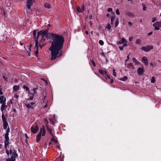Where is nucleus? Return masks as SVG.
Here are the masks:
<instances>
[{
	"label": "nucleus",
	"instance_id": "obj_1",
	"mask_svg": "<svg viewBox=\"0 0 161 161\" xmlns=\"http://www.w3.org/2000/svg\"><path fill=\"white\" fill-rule=\"evenodd\" d=\"M48 29L42 30L38 32L37 37L50 38L51 39V46L49 48L50 52L51 60H55L62 55V50L63 48L64 39L63 36L52 33H48Z\"/></svg>",
	"mask_w": 161,
	"mask_h": 161
},
{
	"label": "nucleus",
	"instance_id": "obj_2",
	"mask_svg": "<svg viewBox=\"0 0 161 161\" xmlns=\"http://www.w3.org/2000/svg\"><path fill=\"white\" fill-rule=\"evenodd\" d=\"M9 130L8 129L7 132L5 133L4 136V147L6 150V153L8 155L9 154V150L8 149V148L9 147V145L10 144L9 142V138L8 137Z\"/></svg>",
	"mask_w": 161,
	"mask_h": 161
},
{
	"label": "nucleus",
	"instance_id": "obj_3",
	"mask_svg": "<svg viewBox=\"0 0 161 161\" xmlns=\"http://www.w3.org/2000/svg\"><path fill=\"white\" fill-rule=\"evenodd\" d=\"M10 154L12 155L11 158H8L5 161H15V158L17 156V155L14 150H10Z\"/></svg>",
	"mask_w": 161,
	"mask_h": 161
},
{
	"label": "nucleus",
	"instance_id": "obj_4",
	"mask_svg": "<svg viewBox=\"0 0 161 161\" xmlns=\"http://www.w3.org/2000/svg\"><path fill=\"white\" fill-rule=\"evenodd\" d=\"M2 119L3 123V127L4 129H7L6 131V132H7V131L8 129H9V131H10V129L8 125V123L7 121V119L4 116V114L3 113L2 115Z\"/></svg>",
	"mask_w": 161,
	"mask_h": 161
},
{
	"label": "nucleus",
	"instance_id": "obj_5",
	"mask_svg": "<svg viewBox=\"0 0 161 161\" xmlns=\"http://www.w3.org/2000/svg\"><path fill=\"white\" fill-rule=\"evenodd\" d=\"M34 3V0H28L27 1L26 9H28V10H26V11L28 13H30L31 12V7Z\"/></svg>",
	"mask_w": 161,
	"mask_h": 161
},
{
	"label": "nucleus",
	"instance_id": "obj_6",
	"mask_svg": "<svg viewBox=\"0 0 161 161\" xmlns=\"http://www.w3.org/2000/svg\"><path fill=\"white\" fill-rule=\"evenodd\" d=\"M38 126L37 123L35 124L31 127V131L34 134L36 133L38 130Z\"/></svg>",
	"mask_w": 161,
	"mask_h": 161
},
{
	"label": "nucleus",
	"instance_id": "obj_7",
	"mask_svg": "<svg viewBox=\"0 0 161 161\" xmlns=\"http://www.w3.org/2000/svg\"><path fill=\"white\" fill-rule=\"evenodd\" d=\"M98 71L100 74L103 75L106 78L110 79V77L108 75L106 71L101 69H99Z\"/></svg>",
	"mask_w": 161,
	"mask_h": 161
},
{
	"label": "nucleus",
	"instance_id": "obj_8",
	"mask_svg": "<svg viewBox=\"0 0 161 161\" xmlns=\"http://www.w3.org/2000/svg\"><path fill=\"white\" fill-rule=\"evenodd\" d=\"M153 26L154 27L155 29L158 30L159 28L161 27V22H157L153 24Z\"/></svg>",
	"mask_w": 161,
	"mask_h": 161
},
{
	"label": "nucleus",
	"instance_id": "obj_9",
	"mask_svg": "<svg viewBox=\"0 0 161 161\" xmlns=\"http://www.w3.org/2000/svg\"><path fill=\"white\" fill-rule=\"evenodd\" d=\"M46 132L45 127L44 125H42L40 129L39 134L42 135V136H44L45 135Z\"/></svg>",
	"mask_w": 161,
	"mask_h": 161
},
{
	"label": "nucleus",
	"instance_id": "obj_10",
	"mask_svg": "<svg viewBox=\"0 0 161 161\" xmlns=\"http://www.w3.org/2000/svg\"><path fill=\"white\" fill-rule=\"evenodd\" d=\"M153 47L152 46H146L142 47L141 48V49L142 50H143L145 52H147L149 51L151 49H153Z\"/></svg>",
	"mask_w": 161,
	"mask_h": 161
},
{
	"label": "nucleus",
	"instance_id": "obj_11",
	"mask_svg": "<svg viewBox=\"0 0 161 161\" xmlns=\"http://www.w3.org/2000/svg\"><path fill=\"white\" fill-rule=\"evenodd\" d=\"M49 120L51 124L54 125L56 121L55 116L54 115H53L52 117L49 119Z\"/></svg>",
	"mask_w": 161,
	"mask_h": 161
},
{
	"label": "nucleus",
	"instance_id": "obj_12",
	"mask_svg": "<svg viewBox=\"0 0 161 161\" xmlns=\"http://www.w3.org/2000/svg\"><path fill=\"white\" fill-rule=\"evenodd\" d=\"M84 4H83L82 6L81 7V8H80L79 6H78L77 7V11L79 13H82L84 11Z\"/></svg>",
	"mask_w": 161,
	"mask_h": 161
},
{
	"label": "nucleus",
	"instance_id": "obj_13",
	"mask_svg": "<svg viewBox=\"0 0 161 161\" xmlns=\"http://www.w3.org/2000/svg\"><path fill=\"white\" fill-rule=\"evenodd\" d=\"M46 127L47 128V131L50 133L52 136H53V134L52 133V127L48 125H46Z\"/></svg>",
	"mask_w": 161,
	"mask_h": 161
},
{
	"label": "nucleus",
	"instance_id": "obj_14",
	"mask_svg": "<svg viewBox=\"0 0 161 161\" xmlns=\"http://www.w3.org/2000/svg\"><path fill=\"white\" fill-rule=\"evenodd\" d=\"M46 98V96H44L43 97V98L42 99V100H43V103H42V106H43L44 108L47 107V100H44Z\"/></svg>",
	"mask_w": 161,
	"mask_h": 161
},
{
	"label": "nucleus",
	"instance_id": "obj_15",
	"mask_svg": "<svg viewBox=\"0 0 161 161\" xmlns=\"http://www.w3.org/2000/svg\"><path fill=\"white\" fill-rule=\"evenodd\" d=\"M6 98L4 96H0V103L1 104H3L5 103L6 101Z\"/></svg>",
	"mask_w": 161,
	"mask_h": 161
},
{
	"label": "nucleus",
	"instance_id": "obj_16",
	"mask_svg": "<svg viewBox=\"0 0 161 161\" xmlns=\"http://www.w3.org/2000/svg\"><path fill=\"white\" fill-rule=\"evenodd\" d=\"M142 61L144 63V64L146 66H147L148 65V60L146 57H142Z\"/></svg>",
	"mask_w": 161,
	"mask_h": 161
},
{
	"label": "nucleus",
	"instance_id": "obj_17",
	"mask_svg": "<svg viewBox=\"0 0 161 161\" xmlns=\"http://www.w3.org/2000/svg\"><path fill=\"white\" fill-rule=\"evenodd\" d=\"M144 68L143 67H140L137 69V72L139 75H142L143 72Z\"/></svg>",
	"mask_w": 161,
	"mask_h": 161
},
{
	"label": "nucleus",
	"instance_id": "obj_18",
	"mask_svg": "<svg viewBox=\"0 0 161 161\" xmlns=\"http://www.w3.org/2000/svg\"><path fill=\"white\" fill-rule=\"evenodd\" d=\"M7 107V106L6 105V103H4L2 104V105L1 106V110L3 112V111L5 110Z\"/></svg>",
	"mask_w": 161,
	"mask_h": 161
},
{
	"label": "nucleus",
	"instance_id": "obj_19",
	"mask_svg": "<svg viewBox=\"0 0 161 161\" xmlns=\"http://www.w3.org/2000/svg\"><path fill=\"white\" fill-rule=\"evenodd\" d=\"M20 88V86L19 85H14L13 87V90L14 92V91H17Z\"/></svg>",
	"mask_w": 161,
	"mask_h": 161
},
{
	"label": "nucleus",
	"instance_id": "obj_20",
	"mask_svg": "<svg viewBox=\"0 0 161 161\" xmlns=\"http://www.w3.org/2000/svg\"><path fill=\"white\" fill-rule=\"evenodd\" d=\"M35 50H38V41H37V39H35Z\"/></svg>",
	"mask_w": 161,
	"mask_h": 161
},
{
	"label": "nucleus",
	"instance_id": "obj_21",
	"mask_svg": "<svg viewBox=\"0 0 161 161\" xmlns=\"http://www.w3.org/2000/svg\"><path fill=\"white\" fill-rule=\"evenodd\" d=\"M126 15L127 16H129L130 17H133L134 16V14L131 12H128L126 13Z\"/></svg>",
	"mask_w": 161,
	"mask_h": 161
},
{
	"label": "nucleus",
	"instance_id": "obj_22",
	"mask_svg": "<svg viewBox=\"0 0 161 161\" xmlns=\"http://www.w3.org/2000/svg\"><path fill=\"white\" fill-rule=\"evenodd\" d=\"M127 67L130 69H134V68L133 64L131 63L128 64Z\"/></svg>",
	"mask_w": 161,
	"mask_h": 161
},
{
	"label": "nucleus",
	"instance_id": "obj_23",
	"mask_svg": "<svg viewBox=\"0 0 161 161\" xmlns=\"http://www.w3.org/2000/svg\"><path fill=\"white\" fill-rule=\"evenodd\" d=\"M132 60L133 61V62L135 63L136 64H137V65H139V64H140V63L139 62H138V61H137L136 59L134 58H132Z\"/></svg>",
	"mask_w": 161,
	"mask_h": 161
},
{
	"label": "nucleus",
	"instance_id": "obj_24",
	"mask_svg": "<svg viewBox=\"0 0 161 161\" xmlns=\"http://www.w3.org/2000/svg\"><path fill=\"white\" fill-rule=\"evenodd\" d=\"M41 135L39 134L36 137V140L37 142H38L40 141L41 138Z\"/></svg>",
	"mask_w": 161,
	"mask_h": 161
},
{
	"label": "nucleus",
	"instance_id": "obj_25",
	"mask_svg": "<svg viewBox=\"0 0 161 161\" xmlns=\"http://www.w3.org/2000/svg\"><path fill=\"white\" fill-rule=\"evenodd\" d=\"M128 79V78L126 76H124L123 78H120L119 79L120 80H122L123 81H125L127 80Z\"/></svg>",
	"mask_w": 161,
	"mask_h": 161
},
{
	"label": "nucleus",
	"instance_id": "obj_26",
	"mask_svg": "<svg viewBox=\"0 0 161 161\" xmlns=\"http://www.w3.org/2000/svg\"><path fill=\"white\" fill-rule=\"evenodd\" d=\"M36 31L34 30L33 31V36L34 38L35 41V39L37 38V39H38V38L39 37H37H37H36Z\"/></svg>",
	"mask_w": 161,
	"mask_h": 161
},
{
	"label": "nucleus",
	"instance_id": "obj_27",
	"mask_svg": "<svg viewBox=\"0 0 161 161\" xmlns=\"http://www.w3.org/2000/svg\"><path fill=\"white\" fill-rule=\"evenodd\" d=\"M115 16H112L111 17V25H113V22L114 21V20H115Z\"/></svg>",
	"mask_w": 161,
	"mask_h": 161
},
{
	"label": "nucleus",
	"instance_id": "obj_28",
	"mask_svg": "<svg viewBox=\"0 0 161 161\" xmlns=\"http://www.w3.org/2000/svg\"><path fill=\"white\" fill-rule=\"evenodd\" d=\"M44 6L45 8H51V6L48 3H46L45 4Z\"/></svg>",
	"mask_w": 161,
	"mask_h": 161
},
{
	"label": "nucleus",
	"instance_id": "obj_29",
	"mask_svg": "<svg viewBox=\"0 0 161 161\" xmlns=\"http://www.w3.org/2000/svg\"><path fill=\"white\" fill-rule=\"evenodd\" d=\"M53 137L51 138V140L56 143L57 142V140L54 138V137L53 136Z\"/></svg>",
	"mask_w": 161,
	"mask_h": 161
},
{
	"label": "nucleus",
	"instance_id": "obj_30",
	"mask_svg": "<svg viewBox=\"0 0 161 161\" xmlns=\"http://www.w3.org/2000/svg\"><path fill=\"white\" fill-rule=\"evenodd\" d=\"M23 88L24 89H25L26 91H29V88L27 86L24 85L23 86Z\"/></svg>",
	"mask_w": 161,
	"mask_h": 161
},
{
	"label": "nucleus",
	"instance_id": "obj_31",
	"mask_svg": "<svg viewBox=\"0 0 161 161\" xmlns=\"http://www.w3.org/2000/svg\"><path fill=\"white\" fill-rule=\"evenodd\" d=\"M119 23V19H116L115 21V27H117Z\"/></svg>",
	"mask_w": 161,
	"mask_h": 161
},
{
	"label": "nucleus",
	"instance_id": "obj_32",
	"mask_svg": "<svg viewBox=\"0 0 161 161\" xmlns=\"http://www.w3.org/2000/svg\"><path fill=\"white\" fill-rule=\"evenodd\" d=\"M121 42L122 43H126L127 42L126 40L124 38H122Z\"/></svg>",
	"mask_w": 161,
	"mask_h": 161
},
{
	"label": "nucleus",
	"instance_id": "obj_33",
	"mask_svg": "<svg viewBox=\"0 0 161 161\" xmlns=\"http://www.w3.org/2000/svg\"><path fill=\"white\" fill-rule=\"evenodd\" d=\"M136 44H139L141 43V42L140 40V39H137L136 40Z\"/></svg>",
	"mask_w": 161,
	"mask_h": 161
},
{
	"label": "nucleus",
	"instance_id": "obj_34",
	"mask_svg": "<svg viewBox=\"0 0 161 161\" xmlns=\"http://www.w3.org/2000/svg\"><path fill=\"white\" fill-rule=\"evenodd\" d=\"M155 78L154 76H153L152 77L151 82L152 83H154L155 82Z\"/></svg>",
	"mask_w": 161,
	"mask_h": 161
},
{
	"label": "nucleus",
	"instance_id": "obj_35",
	"mask_svg": "<svg viewBox=\"0 0 161 161\" xmlns=\"http://www.w3.org/2000/svg\"><path fill=\"white\" fill-rule=\"evenodd\" d=\"M106 28L108 30L110 29L111 26L109 24H107Z\"/></svg>",
	"mask_w": 161,
	"mask_h": 161
},
{
	"label": "nucleus",
	"instance_id": "obj_36",
	"mask_svg": "<svg viewBox=\"0 0 161 161\" xmlns=\"http://www.w3.org/2000/svg\"><path fill=\"white\" fill-rule=\"evenodd\" d=\"M91 63L92 64L94 67H95L96 66V64L94 61L92 60L91 61Z\"/></svg>",
	"mask_w": 161,
	"mask_h": 161
},
{
	"label": "nucleus",
	"instance_id": "obj_37",
	"mask_svg": "<svg viewBox=\"0 0 161 161\" xmlns=\"http://www.w3.org/2000/svg\"><path fill=\"white\" fill-rule=\"evenodd\" d=\"M38 89V88H34L33 90V91L34 92V93H34V94H36V90H37Z\"/></svg>",
	"mask_w": 161,
	"mask_h": 161
},
{
	"label": "nucleus",
	"instance_id": "obj_38",
	"mask_svg": "<svg viewBox=\"0 0 161 161\" xmlns=\"http://www.w3.org/2000/svg\"><path fill=\"white\" fill-rule=\"evenodd\" d=\"M134 37L133 36H132L129 38V40L130 41V42H131V41H132V39L134 38Z\"/></svg>",
	"mask_w": 161,
	"mask_h": 161
},
{
	"label": "nucleus",
	"instance_id": "obj_39",
	"mask_svg": "<svg viewBox=\"0 0 161 161\" xmlns=\"http://www.w3.org/2000/svg\"><path fill=\"white\" fill-rule=\"evenodd\" d=\"M44 120L45 122L46 123V126L47 125H48V121L47 119L46 118H45L44 119Z\"/></svg>",
	"mask_w": 161,
	"mask_h": 161
},
{
	"label": "nucleus",
	"instance_id": "obj_40",
	"mask_svg": "<svg viewBox=\"0 0 161 161\" xmlns=\"http://www.w3.org/2000/svg\"><path fill=\"white\" fill-rule=\"evenodd\" d=\"M113 75L115 77L116 76V73L115 70L114 69H113Z\"/></svg>",
	"mask_w": 161,
	"mask_h": 161
},
{
	"label": "nucleus",
	"instance_id": "obj_41",
	"mask_svg": "<svg viewBox=\"0 0 161 161\" xmlns=\"http://www.w3.org/2000/svg\"><path fill=\"white\" fill-rule=\"evenodd\" d=\"M99 43L101 45H103L104 44V42L102 40H100L99 42Z\"/></svg>",
	"mask_w": 161,
	"mask_h": 161
},
{
	"label": "nucleus",
	"instance_id": "obj_42",
	"mask_svg": "<svg viewBox=\"0 0 161 161\" xmlns=\"http://www.w3.org/2000/svg\"><path fill=\"white\" fill-rule=\"evenodd\" d=\"M26 106L27 107V108H32V107L31 106L30 104H26Z\"/></svg>",
	"mask_w": 161,
	"mask_h": 161
},
{
	"label": "nucleus",
	"instance_id": "obj_43",
	"mask_svg": "<svg viewBox=\"0 0 161 161\" xmlns=\"http://www.w3.org/2000/svg\"><path fill=\"white\" fill-rule=\"evenodd\" d=\"M116 13L117 15H119L120 14V13L119 11V9H117L116 10Z\"/></svg>",
	"mask_w": 161,
	"mask_h": 161
},
{
	"label": "nucleus",
	"instance_id": "obj_44",
	"mask_svg": "<svg viewBox=\"0 0 161 161\" xmlns=\"http://www.w3.org/2000/svg\"><path fill=\"white\" fill-rule=\"evenodd\" d=\"M41 79L42 80H43L44 81H45V82L46 84H48V82H47V80H46L44 78H41Z\"/></svg>",
	"mask_w": 161,
	"mask_h": 161
},
{
	"label": "nucleus",
	"instance_id": "obj_45",
	"mask_svg": "<svg viewBox=\"0 0 161 161\" xmlns=\"http://www.w3.org/2000/svg\"><path fill=\"white\" fill-rule=\"evenodd\" d=\"M156 20V18H153V20L152 21V22H154Z\"/></svg>",
	"mask_w": 161,
	"mask_h": 161
},
{
	"label": "nucleus",
	"instance_id": "obj_46",
	"mask_svg": "<svg viewBox=\"0 0 161 161\" xmlns=\"http://www.w3.org/2000/svg\"><path fill=\"white\" fill-rule=\"evenodd\" d=\"M143 8L142 9L144 11H145L146 9V8L145 6L144 5H143Z\"/></svg>",
	"mask_w": 161,
	"mask_h": 161
},
{
	"label": "nucleus",
	"instance_id": "obj_47",
	"mask_svg": "<svg viewBox=\"0 0 161 161\" xmlns=\"http://www.w3.org/2000/svg\"><path fill=\"white\" fill-rule=\"evenodd\" d=\"M112 11V9L111 8H109L108 9V12H111Z\"/></svg>",
	"mask_w": 161,
	"mask_h": 161
},
{
	"label": "nucleus",
	"instance_id": "obj_48",
	"mask_svg": "<svg viewBox=\"0 0 161 161\" xmlns=\"http://www.w3.org/2000/svg\"><path fill=\"white\" fill-rule=\"evenodd\" d=\"M34 53L36 55H37L38 53V50H35V51L34 52Z\"/></svg>",
	"mask_w": 161,
	"mask_h": 161
},
{
	"label": "nucleus",
	"instance_id": "obj_49",
	"mask_svg": "<svg viewBox=\"0 0 161 161\" xmlns=\"http://www.w3.org/2000/svg\"><path fill=\"white\" fill-rule=\"evenodd\" d=\"M30 96V97H29V100H32L33 99V96Z\"/></svg>",
	"mask_w": 161,
	"mask_h": 161
},
{
	"label": "nucleus",
	"instance_id": "obj_50",
	"mask_svg": "<svg viewBox=\"0 0 161 161\" xmlns=\"http://www.w3.org/2000/svg\"><path fill=\"white\" fill-rule=\"evenodd\" d=\"M46 38L45 37H42L41 41L42 40V42H43L46 40Z\"/></svg>",
	"mask_w": 161,
	"mask_h": 161
},
{
	"label": "nucleus",
	"instance_id": "obj_51",
	"mask_svg": "<svg viewBox=\"0 0 161 161\" xmlns=\"http://www.w3.org/2000/svg\"><path fill=\"white\" fill-rule=\"evenodd\" d=\"M124 47V46H122V47H119V48L121 50H123Z\"/></svg>",
	"mask_w": 161,
	"mask_h": 161
},
{
	"label": "nucleus",
	"instance_id": "obj_52",
	"mask_svg": "<svg viewBox=\"0 0 161 161\" xmlns=\"http://www.w3.org/2000/svg\"><path fill=\"white\" fill-rule=\"evenodd\" d=\"M34 95L35 94L33 93H29V96H33V97H34Z\"/></svg>",
	"mask_w": 161,
	"mask_h": 161
},
{
	"label": "nucleus",
	"instance_id": "obj_53",
	"mask_svg": "<svg viewBox=\"0 0 161 161\" xmlns=\"http://www.w3.org/2000/svg\"><path fill=\"white\" fill-rule=\"evenodd\" d=\"M3 94V92H2V90L0 89V96Z\"/></svg>",
	"mask_w": 161,
	"mask_h": 161
},
{
	"label": "nucleus",
	"instance_id": "obj_54",
	"mask_svg": "<svg viewBox=\"0 0 161 161\" xmlns=\"http://www.w3.org/2000/svg\"><path fill=\"white\" fill-rule=\"evenodd\" d=\"M152 33H153V32H150L149 33L147 34V35H148V36H149L151 35L152 34Z\"/></svg>",
	"mask_w": 161,
	"mask_h": 161
},
{
	"label": "nucleus",
	"instance_id": "obj_55",
	"mask_svg": "<svg viewBox=\"0 0 161 161\" xmlns=\"http://www.w3.org/2000/svg\"><path fill=\"white\" fill-rule=\"evenodd\" d=\"M110 82L111 83H113L114 82V80L113 79H111L110 80Z\"/></svg>",
	"mask_w": 161,
	"mask_h": 161
},
{
	"label": "nucleus",
	"instance_id": "obj_56",
	"mask_svg": "<svg viewBox=\"0 0 161 161\" xmlns=\"http://www.w3.org/2000/svg\"><path fill=\"white\" fill-rule=\"evenodd\" d=\"M25 137L26 138V140L28 138V136L27 135V134H25Z\"/></svg>",
	"mask_w": 161,
	"mask_h": 161
},
{
	"label": "nucleus",
	"instance_id": "obj_57",
	"mask_svg": "<svg viewBox=\"0 0 161 161\" xmlns=\"http://www.w3.org/2000/svg\"><path fill=\"white\" fill-rule=\"evenodd\" d=\"M128 23L129 25L130 26L132 25V23L130 22H129Z\"/></svg>",
	"mask_w": 161,
	"mask_h": 161
},
{
	"label": "nucleus",
	"instance_id": "obj_58",
	"mask_svg": "<svg viewBox=\"0 0 161 161\" xmlns=\"http://www.w3.org/2000/svg\"><path fill=\"white\" fill-rule=\"evenodd\" d=\"M121 43H122L121 42H120L119 41L117 42V44L118 45L119 44H120Z\"/></svg>",
	"mask_w": 161,
	"mask_h": 161
},
{
	"label": "nucleus",
	"instance_id": "obj_59",
	"mask_svg": "<svg viewBox=\"0 0 161 161\" xmlns=\"http://www.w3.org/2000/svg\"><path fill=\"white\" fill-rule=\"evenodd\" d=\"M127 59L126 60V61H125V63H126V61H127L129 59V55H128V56H127Z\"/></svg>",
	"mask_w": 161,
	"mask_h": 161
},
{
	"label": "nucleus",
	"instance_id": "obj_60",
	"mask_svg": "<svg viewBox=\"0 0 161 161\" xmlns=\"http://www.w3.org/2000/svg\"><path fill=\"white\" fill-rule=\"evenodd\" d=\"M14 96L15 97L17 98L19 97V95H17L16 94L14 95Z\"/></svg>",
	"mask_w": 161,
	"mask_h": 161
},
{
	"label": "nucleus",
	"instance_id": "obj_61",
	"mask_svg": "<svg viewBox=\"0 0 161 161\" xmlns=\"http://www.w3.org/2000/svg\"><path fill=\"white\" fill-rule=\"evenodd\" d=\"M85 33L86 34V35H88V31H85Z\"/></svg>",
	"mask_w": 161,
	"mask_h": 161
},
{
	"label": "nucleus",
	"instance_id": "obj_62",
	"mask_svg": "<svg viewBox=\"0 0 161 161\" xmlns=\"http://www.w3.org/2000/svg\"><path fill=\"white\" fill-rule=\"evenodd\" d=\"M123 46H124V47L125 46H127V45H126V43H125V44H124L123 45Z\"/></svg>",
	"mask_w": 161,
	"mask_h": 161
},
{
	"label": "nucleus",
	"instance_id": "obj_63",
	"mask_svg": "<svg viewBox=\"0 0 161 161\" xmlns=\"http://www.w3.org/2000/svg\"><path fill=\"white\" fill-rule=\"evenodd\" d=\"M51 143H52V142H49V145L50 146V145L51 144Z\"/></svg>",
	"mask_w": 161,
	"mask_h": 161
},
{
	"label": "nucleus",
	"instance_id": "obj_64",
	"mask_svg": "<svg viewBox=\"0 0 161 161\" xmlns=\"http://www.w3.org/2000/svg\"><path fill=\"white\" fill-rule=\"evenodd\" d=\"M31 105H33L34 104V103H31Z\"/></svg>",
	"mask_w": 161,
	"mask_h": 161
}]
</instances>
